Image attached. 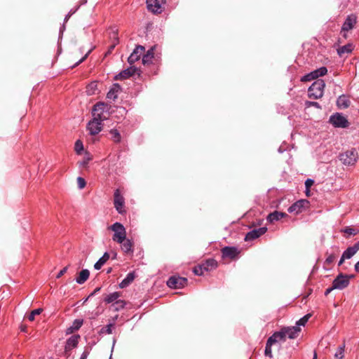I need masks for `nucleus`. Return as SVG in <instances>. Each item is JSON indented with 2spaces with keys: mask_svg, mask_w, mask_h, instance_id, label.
Instances as JSON below:
<instances>
[{
  "mask_svg": "<svg viewBox=\"0 0 359 359\" xmlns=\"http://www.w3.org/2000/svg\"><path fill=\"white\" fill-rule=\"evenodd\" d=\"M187 284L186 278L172 276L167 280V285L172 289H180L184 287Z\"/></svg>",
  "mask_w": 359,
  "mask_h": 359,
  "instance_id": "0eeeda50",
  "label": "nucleus"
},
{
  "mask_svg": "<svg viewBox=\"0 0 359 359\" xmlns=\"http://www.w3.org/2000/svg\"><path fill=\"white\" fill-rule=\"evenodd\" d=\"M135 74V66H131L129 68L124 69L119 74H116L114 79V80H124L130 78Z\"/></svg>",
  "mask_w": 359,
  "mask_h": 359,
  "instance_id": "2eb2a0df",
  "label": "nucleus"
},
{
  "mask_svg": "<svg viewBox=\"0 0 359 359\" xmlns=\"http://www.w3.org/2000/svg\"><path fill=\"white\" fill-rule=\"evenodd\" d=\"M267 231L266 227H260L259 229H255L250 231H249L245 237V241H253L262 235L264 234Z\"/></svg>",
  "mask_w": 359,
  "mask_h": 359,
  "instance_id": "f8f14e48",
  "label": "nucleus"
},
{
  "mask_svg": "<svg viewBox=\"0 0 359 359\" xmlns=\"http://www.w3.org/2000/svg\"><path fill=\"white\" fill-rule=\"evenodd\" d=\"M107 107V104L104 102H98L95 104L92 111L93 116H95V115H98L100 118H102V116Z\"/></svg>",
  "mask_w": 359,
  "mask_h": 359,
  "instance_id": "a211bd4d",
  "label": "nucleus"
},
{
  "mask_svg": "<svg viewBox=\"0 0 359 359\" xmlns=\"http://www.w3.org/2000/svg\"><path fill=\"white\" fill-rule=\"evenodd\" d=\"M110 38L112 39V43L109 46V49L107 52V54H111L116 44L118 43V37L116 31L112 30L110 33Z\"/></svg>",
  "mask_w": 359,
  "mask_h": 359,
  "instance_id": "393cba45",
  "label": "nucleus"
},
{
  "mask_svg": "<svg viewBox=\"0 0 359 359\" xmlns=\"http://www.w3.org/2000/svg\"><path fill=\"white\" fill-rule=\"evenodd\" d=\"M65 29V23L62 25V26L60 27V32H63V31Z\"/></svg>",
  "mask_w": 359,
  "mask_h": 359,
  "instance_id": "69168bd1",
  "label": "nucleus"
},
{
  "mask_svg": "<svg viewBox=\"0 0 359 359\" xmlns=\"http://www.w3.org/2000/svg\"><path fill=\"white\" fill-rule=\"evenodd\" d=\"M341 232L347 233L348 235L355 236L359 233V230L351 226H346L344 229L341 230Z\"/></svg>",
  "mask_w": 359,
  "mask_h": 359,
  "instance_id": "c9c22d12",
  "label": "nucleus"
},
{
  "mask_svg": "<svg viewBox=\"0 0 359 359\" xmlns=\"http://www.w3.org/2000/svg\"><path fill=\"white\" fill-rule=\"evenodd\" d=\"M135 49L131 53L130 55L128 57V62L132 65L135 62Z\"/></svg>",
  "mask_w": 359,
  "mask_h": 359,
  "instance_id": "6e6d98bb",
  "label": "nucleus"
},
{
  "mask_svg": "<svg viewBox=\"0 0 359 359\" xmlns=\"http://www.w3.org/2000/svg\"><path fill=\"white\" fill-rule=\"evenodd\" d=\"M353 50V45L352 43H348L343 46L339 47L337 49V53L339 56H343L344 54H348L352 52Z\"/></svg>",
  "mask_w": 359,
  "mask_h": 359,
  "instance_id": "c85d7f7f",
  "label": "nucleus"
},
{
  "mask_svg": "<svg viewBox=\"0 0 359 359\" xmlns=\"http://www.w3.org/2000/svg\"><path fill=\"white\" fill-rule=\"evenodd\" d=\"M121 90V86L118 83H114L111 89L107 94V98L115 101L118 97V93Z\"/></svg>",
  "mask_w": 359,
  "mask_h": 359,
  "instance_id": "f3484780",
  "label": "nucleus"
},
{
  "mask_svg": "<svg viewBox=\"0 0 359 359\" xmlns=\"http://www.w3.org/2000/svg\"><path fill=\"white\" fill-rule=\"evenodd\" d=\"M333 290H336L335 288H333V285H332V287L326 289L325 292V295L327 296Z\"/></svg>",
  "mask_w": 359,
  "mask_h": 359,
  "instance_id": "13d9d810",
  "label": "nucleus"
},
{
  "mask_svg": "<svg viewBox=\"0 0 359 359\" xmlns=\"http://www.w3.org/2000/svg\"><path fill=\"white\" fill-rule=\"evenodd\" d=\"M315 72H316L317 76L318 77H320V76H323L325 75L327 72V69L325 67H321L316 69Z\"/></svg>",
  "mask_w": 359,
  "mask_h": 359,
  "instance_id": "37998d69",
  "label": "nucleus"
},
{
  "mask_svg": "<svg viewBox=\"0 0 359 359\" xmlns=\"http://www.w3.org/2000/svg\"><path fill=\"white\" fill-rule=\"evenodd\" d=\"M153 57L154 48L151 47L149 50H147V53L143 55L142 59V64L145 65L151 63Z\"/></svg>",
  "mask_w": 359,
  "mask_h": 359,
  "instance_id": "c756f323",
  "label": "nucleus"
},
{
  "mask_svg": "<svg viewBox=\"0 0 359 359\" xmlns=\"http://www.w3.org/2000/svg\"><path fill=\"white\" fill-rule=\"evenodd\" d=\"M145 48L142 46H136V55L140 53L142 54L144 53Z\"/></svg>",
  "mask_w": 359,
  "mask_h": 359,
  "instance_id": "864d4df0",
  "label": "nucleus"
},
{
  "mask_svg": "<svg viewBox=\"0 0 359 359\" xmlns=\"http://www.w3.org/2000/svg\"><path fill=\"white\" fill-rule=\"evenodd\" d=\"M135 72H136V75H138V76L140 75V71L139 69H137V68H136Z\"/></svg>",
  "mask_w": 359,
  "mask_h": 359,
  "instance_id": "338daca9",
  "label": "nucleus"
},
{
  "mask_svg": "<svg viewBox=\"0 0 359 359\" xmlns=\"http://www.w3.org/2000/svg\"><path fill=\"white\" fill-rule=\"evenodd\" d=\"M89 276V271L88 269H83L79 273V276L76 278V281L79 284H83L88 279Z\"/></svg>",
  "mask_w": 359,
  "mask_h": 359,
  "instance_id": "bb28decb",
  "label": "nucleus"
},
{
  "mask_svg": "<svg viewBox=\"0 0 359 359\" xmlns=\"http://www.w3.org/2000/svg\"><path fill=\"white\" fill-rule=\"evenodd\" d=\"M89 160H90V158H88L86 160H85V161H84L83 163H84V164L88 163V161H89Z\"/></svg>",
  "mask_w": 359,
  "mask_h": 359,
  "instance_id": "774afa93",
  "label": "nucleus"
},
{
  "mask_svg": "<svg viewBox=\"0 0 359 359\" xmlns=\"http://www.w3.org/2000/svg\"><path fill=\"white\" fill-rule=\"evenodd\" d=\"M286 216L287 214L285 212L273 211L268 215L267 221L270 223H273L274 222L278 221Z\"/></svg>",
  "mask_w": 359,
  "mask_h": 359,
  "instance_id": "aec40b11",
  "label": "nucleus"
},
{
  "mask_svg": "<svg viewBox=\"0 0 359 359\" xmlns=\"http://www.w3.org/2000/svg\"><path fill=\"white\" fill-rule=\"evenodd\" d=\"M281 330L284 332L285 338L295 339L299 336L301 329L297 326L283 327Z\"/></svg>",
  "mask_w": 359,
  "mask_h": 359,
  "instance_id": "4468645a",
  "label": "nucleus"
},
{
  "mask_svg": "<svg viewBox=\"0 0 359 359\" xmlns=\"http://www.w3.org/2000/svg\"><path fill=\"white\" fill-rule=\"evenodd\" d=\"M102 118H100L98 115L93 116V120L90 121L87 125V129L89 130V133L91 135H95L98 134L102 128Z\"/></svg>",
  "mask_w": 359,
  "mask_h": 359,
  "instance_id": "39448f33",
  "label": "nucleus"
},
{
  "mask_svg": "<svg viewBox=\"0 0 359 359\" xmlns=\"http://www.w3.org/2000/svg\"><path fill=\"white\" fill-rule=\"evenodd\" d=\"M121 296V292H114L112 293H110L109 294H106V296L104 298V302L106 304H114L116 302V301L119 299V297Z\"/></svg>",
  "mask_w": 359,
  "mask_h": 359,
  "instance_id": "b1692460",
  "label": "nucleus"
},
{
  "mask_svg": "<svg viewBox=\"0 0 359 359\" xmlns=\"http://www.w3.org/2000/svg\"><path fill=\"white\" fill-rule=\"evenodd\" d=\"M121 244V250L126 254H132L133 253V242L130 239H127L126 237L124 238V241L122 243H119Z\"/></svg>",
  "mask_w": 359,
  "mask_h": 359,
  "instance_id": "4be33fe9",
  "label": "nucleus"
},
{
  "mask_svg": "<svg viewBox=\"0 0 359 359\" xmlns=\"http://www.w3.org/2000/svg\"><path fill=\"white\" fill-rule=\"evenodd\" d=\"M98 83L97 81H93L86 86V93L88 95H93L98 93Z\"/></svg>",
  "mask_w": 359,
  "mask_h": 359,
  "instance_id": "cd10ccee",
  "label": "nucleus"
},
{
  "mask_svg": "<svg viewBox=\"0 0 359 359\" xmlns=\"http://www.w3.org/2000/svg\"><path fill=\"white\" fill-rule=\"evenodd\" d=\"M357 252L351 246L348 247L342 254L344 258L346 259H351Z\"/></svg>",
  "mask_w": 359,
  "mask_h": 359,
  "instance_id": "72a5a7b5",
  "label": "nucleus"
},
{
  "mask_svg": "<svg viewBox=\"0 0 359 359\" xmlns=\"http://www.w3.org/2000/svg\"><path fill=\"white\" fill-rule=\"evenodd\" d=\"M100 290V287H96L95 290L89 295L88 297H90L93 295H95L96 293H97Z\"/></svg>",
  "mask_w": 359,
  "mask_h": 359,
  "instance_id": "bf43d9fd",
  "label": "nucleus"
},
{
  "mask_svg": "<svg viewBox=\"0 0 359 359\" xmlns=\"http://www.w3.org/2000/svg\"><path fill=\"white\" fill-rule=\"evenodd\" d=\"M311 314H306L296 323V326L299 327V326H304L305 324L308 322L309 319L311 318Z\"/></svg>",
  "mask_w": 359,
  "mask_h": 359,
  "instance_id": "4c0bfd02",
  "label": "nucleus"
},
{
  "mask_svg": "<svg viewBox=\"0 0 359 359\" xmlns=\"http://www.w3.org/2000/svg\"><path fill=\"white\" fill-rule=\"evenodd\" d=\"M205 271L204 268L202 267V264L195 266L194 269V273L197 276H202Z\"/></svg>",
  "mask_w": 359,
  "mask_h": 359,
  "instance_id": "ea45409f",
  "label": "nucleus"
},
{
  "mask_svg": "<svg viewBox=\"0 0 359 359\" xmlns=\"http://www.w3.org/2000/svg\"><path fill=\"white\" fill-rule=\"evenodd\" d=\"M75 151H76L77 154H81V151L83 150V143L81 140H77L76 142H75Z\"/></svg>",
  "mask_w": 359,
  "mask_h": 359,
  "instance_id": "79ce46f5",
  "label": "nucleus"
},
{
  "mask_svg": "<svg viewBox=\"0 0 359 359\" xmlns=\"http://www.w3.org/2000/svg\"><path fill=\"white\" fill-rule=\"evenodd\" d=\"M114 232L112 239L114 242L122 243L126 237V231L123 225L119 222H115L109 227Z\"/></svg>",
  "mask_w": 359,
  "mask_h": 359,
  "instance_id": "f03ea898",
  "label": "nucleus"
},
{
  "mask_svg": "<svg viewBox=\"0 0 359 359\" xmlns=\"http://www.w3.org/2000/svg\"><path fill=\"white\" fill-rule=\"evenodd\" d=\"M221 252L223 259L229 258L230 259H234L238 257L240 251L236 247L226 246L222 249Z\"/></svg>",
  "mask_w": 359,
  "mask_h": 359,
  "instance_id": "9d476101",
  "label": "nucleus"
},
{
  "mask_svg": "<svg viewBox=\"0 0 359 359\" xmlns=\"http://www.w3.org/2000/svg\"><path fill=\"white\" fill-rule=\"evenodd\" d=\"M309 201L307 200H299L291 206L289 207L287 211L290 213L299 214L302 212L306 206H308Z\"/></svg>",
  "mask_w": 359,
  "mask_h": 359,
  "instance_id": "9b49d317",
  "label": "nucleus"
},
{
  "mask_svg": "<svg viewBox=\"0 0 359 359\" xmlns=\"http://www.w3.org/2000/svg\"><path fill=\"white\" fill-rule=\"evenodd\" d=\"M313 80V76L311 74H310V73L304 75V76L302 77L301 79V81L302 82H307V81H311Z\"/></svg>",
  "mask_w": 359,
  "mask_h": 359,
  "instance_id": "8fccbe9b",
  "label": "nucleus"
},
{
  "mask_svg": "<svg viewBox=\"0 0 359 359\" xmlns=\"http://www.w3.org/2000/svg\"><path fill=\"white\" fill-rule=\"evenodd\" d=\"M109 254L108 252H104L102 257H101L98 261L95 264L94 268L96 270H99L102 268V266L109 260Z\"/></svg>",
  "mask_w": 359,
  "mask_h": 359,
  "instance_id": "7c9ffc66",
  "label": "nucleus"
},
{
  "mask_svg": "<svg viewBox=\"0 0 359 359\" xmlns=\"http://www.w3.org/2000/svg\"><path fill=\"white\" fill-rule=\"evenodd\" d=\"M337 103L339 107L346 109L349 107L350 101L346 96L342 95L337 99Z\"/></svg>",
  "mask_w": 359,
  "mask_h": 359,
  "instance_id": "2f4dec72",
  "label": "nucleus"
},
{
  "mask_svg": "<svg viewBox=\"0 0 359 359\" xmlns=\"http://www.w3.org/2000/svg\"><path fill=\"white\" fill-rule=\"evenodd\" d=\"M354 269L356 272L359 273V261L355 264Z\"/></svg>",
  "mask_w": 359,
  "mask_h": 359,
  "instance_id": "e2e57ef3",
  "label": "nucleus"
},
{
  "mask_svg": "<svg viewBox=\"0 0 359 359\" xmlns=\"http://www.w3.org/2000/svg\"><path fill=\"white\" fill-rule=\"evenodd\" d=\"M268 339L269 340V342H272L275 344L278 341H285V336L284 332L280 330L279 332H274L271 337H269Z\"/></svg>",
  "mask_w": 359,
  "mask_h": 359,
  "instance_id": "412c9836",
  "label": "nucleus"
},
{
  "mask_svg": "<svg viewBox=\"0 0 359 359\" xmlns=\"http://www.w3.org/2000/svg\"><path fill=\"white\" fill-rule=\"evenodd\" d=\"M83 323V320L76 319L73 322L72 325L67 329V332H66L67 334H72L74 332L77 331L78 330H79L80 327L82 326Z\"/></svg>",
  "mask_w": 359,
  "mask_h": 359,
  "instance_id": "a878e982",
  "label": "nucleus"
},
{
  "mask_svg": "<svg viewBox=\"0 0 359 359\" xmlns=\"http://www.w3.org/2000/svg\"><path fill=\"white\" fill-rule=\"evenodd\" d=\"M202 267L205 271H212L217 267V262L214 259H208L202 263Z\"/></svg>",
  "mask_w": 359,
  "mask_h": 359,
  "instance_id": "5701e85b",
  "label": "nucleus"
},
{
  "mask_svg": "<svg viewBox=\"0 0 359 359\" xmlns=\"http://www.w3.org/2000/svg\"><path fill=\"white\" fill-rule=\"evenodd\" d=\"M90 52H91V50H88V53L74 65V67H76V66L79 65V64H81V62H83L87 58V57L88 56V55L90 54Z\"/></svg>",
  "mask_w": 359,
  "mask_h": 359,
  "instance_id": "5fc2aeb1",
  "label": "nucleus"
},
{
  "mask_svg": "<svg viewBox=\"0 0 359 359\" xmlns=\"http://www.w3.org/2000/svg\"><path fill=\"white\" fill-rule=\"evenodd\" d=\"M330 123L335 128H346L349 126L347 118L341 114L336 113L330 117Z\"/></svg>",
  "mask_w": 359,
  "mask_h": 359,
  "instance_id": "423d86ee",
  "label": "nucleus"
},
{
  "mask_svg": "<svg viewBox=\"0 0 359 359\" xmlns=\"http://www.w3.org/2000/svg\"><path fill=\"white\" fill-rule=\"evenodd\" d=\"M135 280V271L129 272L126 277L119 283L120 288H126Z\"/></svg>",
  "mask_w": 359,
  "mask_h": 359,
  "instance_id": "6ab92c4d",
  "label": "nucleus"
},
{
  "mask_svg": "<svg viewBox=\"0 0 359 359\" xmlns=\"http://www.w3.org/2000/svg\"><path fill=\"white\" fill-rule=\"evenodd\" d=\"M79 6H77L75 9H71V10L69 11L68 14H67V15H66V16H65V19H64V22H65V23H66V22L69 20V19L70 18V17L77 11V10L79 9Z\"/></svg>",
  "mask_w": 359,
  "mask_h": 359,
  "instance_id": "de8ad7c7",
  "label": "nucleus"
},
{
  "mask_svg": "<svg viewBox=\"0 0 359 359\" xmlns=\"http://www.w3.org/2000/svg\"><path fill=\"white\" fill-rule=\"evenodd\" d=\"M77 184H78V187L80 189H82L86 187V182L83 177H79L77 178Z\"/></svg>",
  "mask_w": 359,
  "mask_h": 359,
  "instance_id": "a18cd8bd",
  "label": "nucleus"
},
{
  "mask_svg": "<svg viewBox=\"0 0 359 359\" xmlns=\"http://www.w3.org/2000/svg\"><path fill=\"white\" fill-rule=\"evenodd\" d=\"M325 83L322 79H317L308 89V96L311 99H319L323 97Z\"/></svg>",
  "mask_w": 359,
  "mask_h": 359,
  "instance_id": "f257e3e1",
  "label": "nucleus"
},
{
  "mask_svg": "<svg viewBox=\"0 0 359 359\" xmlns=\"http://www.w3.org/2000/svg\"><path fill=\"white\" fill-rule=\"evenodd\" d=\"M114 207H115L116 210H117V212L118 213L123 214L125 212V209H124L125 201H124V198L123 197V196H121L119 189H116L114 191Z\"/></svg>",
  "mask_w": 359,
  "mask_h": 359,
  "instance_id": "1a4fd4ad",
  "label": "nucleus"
},
{
  "mask_svg": "<svg viewBox=\"0 0 359 359\" xmlns=\"http://www.w3.org/2000/svg\"><path fill=\"white\" fill-rule=\"evenodd\" d=\"M339 158L344 165H352L357 161L358 158V154L355 148H352L351 149L341 154Z\"/></svg>",
  "mask_w": 359,
  "mask_h": 359,
  "instance_id": "7ed1b4c3",
  "label": "nucleus"
},
{
  "mask_svg": "<svg viewBox=\"0 0 359 359\" xmlns=\"http://www.w3.org/2000/svg\"><path fill=\"white\" fill-rule=\"evenodd\" d=\"M354 277L353 275L348 276L342 273H339L333 280V288L336 290H344L347 287L350 283V278Z\"/></svg>",
  "mask_w": 359,
  "mask_h": 359,
  "instance_id": "20e7f679",
  "label": "nucleus"
},
{
  "mask_svg": "<svg viewBox=\"0 0 359 359\" xmlns=\"http://www.w3.org/2000/svg\"><path fill=\"white\" fill-rule=\"evenodd\" d=\"M165 0H147L149 11L154 13H161L164 9Z\"/></svg>",
  "mask_w": 359,
  "mask_h": 359,
  "instance_id": "6e6552de",
  "label": "nucleus"
},
{
  "mask_svg": "<svg viewBox=\"0 0 359 359\" xmlns=\"http://www.w3.org/2000/svg\"><path fill=\"white\" fill-rule=\"evenodd\" d=\"M80 339V335L75 334L72 337H70L66 341L65 344V351L68 352L71 351L72 348L77 346L79 344V339Z\"/></svg>",
  "mask_w": 359,
  "mask_h": 359,
  "instance_id": "dca6fc26",
  "label": "nucleus"
},
{
  "mask_svg": "<svg viewBox=\"0 0 359 359\" xmlns=\"http://www.w3.org/2000/svg\"><path fill=\"white\" fill-rule=\"evenodd\" d=\"M90 348L86 347L84 351L83 352V353L81 355L80 359H87L88 355L90 354Z\"/></svg>",
  "mask_w": 359,
  "mask_h": 359,
  "instance_id": "09e8293b",
  "label": "nucleus"
},
{
  "mask_svg": "<svg viewBox=\"0 0 359 359\" xmlns=\"http://www.w3.org/2000/svg\"><path fill=\"white\" fill-rule=\"evenodd\" d=\"M352 247L355 250L356 252H358L359 250V241Z\"/></svg>",
  "mask_w": 359,
  "mask_h": 359,
  "instance_id": "680f3d73",
  "label": "nucleus"
},
{
  "mask_svg": "<svg viewBox=\"0 0 359 359\" xmlns=\"http://www.w3.org/2000/svg\"><path fill=\"white\" fill-rule=\"evenodd\" d=\"M306 104L307 107H314L318 109L320 108L319 103L317 102H306Z\"/></svg>",
  "mask_w": 359,
  "mask_h": 359,
  "instance_id": "603ef678",
  "label": "nucleus"
},
{
  "mask_svg": "<svg viewBox=\"0 0 359 359\" xmlns=\"http://www.w3.org/2000/svg\"><path fill=\"white\" fill-rule=\"evenodd\" d=\"M41 312H42V309H37L33 310L30 313V314L28 316L29 320L33 321L34 320V318H35V316L36 315H39Z\"/></svg>",
  "mask_w": 359,
  "mask_h": 359,
  "instance_id": "58836bf2",
  "label": "nucleus"
},
{
  "mask_svg": "<svg viewBox=\"0 0 359 359\" xmlns=\"http://www.w3.org/2000/svg\"><path fill=\"white\" fill-rule=\"evenodd\" d=\"M109 134L111 135L110 139L114 142L115 143H118L121 141V137L118 131L116 129H111L109 131Z\"/></svg>",
  "mask_w": 359,
  "mask_h": 359,
  "instance_id": "473e14b6",
  "label": "nucleus"
},
{
  "mask_svg": "<svg viewBox=\"0 0 359 359\" xmlns=\"http://www.w3.org/2000/svg\"><path fill=\"white\" fill-rule=\"evenodd\" d=\"M357 22L356 16L354 15H348L346 18L342 27L341 32H348L352 29Z\"/></svg>",
  "mask_w": 359,
  "mask_h": 359,
  "instance_id": "ddd939ff",
  "label": "nucleus"
},
{
  "mask_svg": "<svg viewBox=\"0 0 359 359\" xmlns=\"http://www.w3.org/2000/svg\"><path fill=\"white\" fill-rule=\"evenodd\" d=\"M314 184V180L311 179H307L305 182L306 189L309 191V189Z\"/></svg>",
  "mask_w": 359,
  "mask_h": 359,
  "instance_id": "3c124183",
  "label": "nucleus"
},
{
  "mask_svg": "<svg viewBox=\"0 0 359 359\" xmlns=\"http://www.w3.org/2000/svg\"><path fill=\"white\" fill-rule=\"evenodd\" d=\"M126 305V302L121 299H118L116 302L113 304L111 306L113 307L114 311H119L120 309H122L125 307Z\"/></svg>",
  "mask_w": 359,
  "mask_h": 359,
  "instance_id": "f704fd0d",
  "label": "nucleus"
},
{
  "mask_svg": "<svg viewBox=\"0 0 359 359\" xmlns=\"http://www.w3.org/2000/svg\"><path fill=\"white\" fill-rule=\"evenodd\" d=\"M273 344H273L272 342H269V340L267 339L266 347H265V351H264V354L266 356H268L269 358L273 357L271 346Z\"/></svg>",
  "mask_w": 359,
  "mask_h": 359,
  "instance_id": "e433bc0d",
  "label": "nucleus"
},
{
  "mask_svg": "<svg viewBox=\"0 0 359 359\" xmlns=\"http://www.w3.org/2000/svg\"><path fill=\"white\" fill-rule=\"evenodd\" d=\"M345 259H346L344 258V256L342 255L341 259H340V260H339V266L341 265L344 263Z\"/></svg>",
  "mask_w": 359,
  "mask_h": 359,
  "instance_id": "0e129e2a",
  "label": "nucleus"
},
{
  "mask_svg": "<svg viewBox=\"0 0 359 359\" xmlns=\"http://www.w3.org/2000/svg\"><path fill=\"white\" fill-rule=\"evenodd\" d=\"M67 271V266L64 267L60 271L57 273L56 278H60L62 277Z\"/></svg>",
  "mask_w": 359,
  "mask_h": 359,
  "instance_id": "4d7b16f0",
  "label": "nucleus"
},
{
  "mask_svg": "<svg viewBox=\"0 0 359 359\" xmlns=\"http://www.w3.org/2000/svg\"><path fill=\"white\" fill-rule=\"evenodd\" d=\"M310 74H311V75H312V76H313V79H318V76H317V74H316V73L315 70H314V71H313V72H310Z\"/></svg>",
  "mask_w": 359,
  "mask_h": 359,
  "instance_id": "052dcab7",
  "label": "nucleus"
},
{
  "mask_svg": "<svg viewBox=\"0 0 359 359\" xmlns=\"http://www.w3.org/2000/svg\"><path fill=\"white\" fill-rule=\"evenodd\" d=\"M111 327H112V325L111 324H109L106 327H102L101 329V330H100V332L101 333H104V334H110L112 332Z\"/></svg>",
  "mask_w": 359,
  "mask_h": 359,
  "instance_id": "49530a36",
  "label": "nucleus"
},
{
  "mask_svg": "<svg viewBox=\"0 0 359 359\" xmlns=\"http://www.w3.org/2000/svg\"><path fill=\"white\" fill-rule=\"evenodd\" d=\"M335 259H336V256L334 255L331 254V255H328L325 261V264L330 266L331 264H332L334 262Z\"/></svg>",
  "mask_w": 359,
  "mask_h": 359,
  "instance_id": "c03bdc74",
  "label": "nucleus"
},
{
  "mask_svg": "<svg viewBox=\"0 0 359 359\" xmlns=\"http://www.w3.org/2000/svg\"><path fill=\"white\" fill-rule=\"evenodd\" d=\"M344 347H345V346L343 345L338 348L337 351L336 352V353L334 355L335 358H339V359H342L344 358Z\"/></svg>",
  "mask_w": 359,
  "mask_h": 359,
  "instance_id": "a19ab883",
  "label": "nucleus"
}]
</instances>
